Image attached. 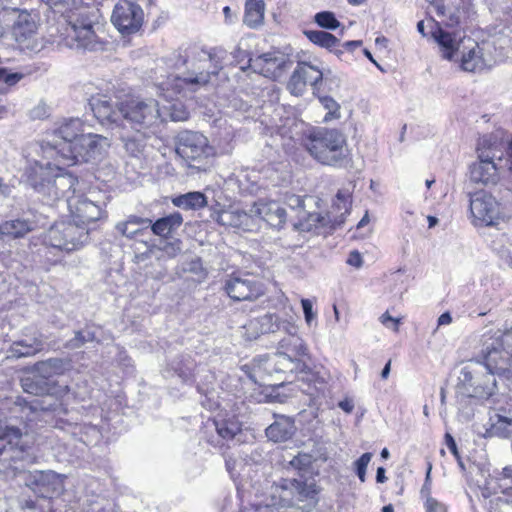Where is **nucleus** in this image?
<instances>
[{
	"instance_id": "nucleus-1",
	"label": "nucleus",
	"mask_w": 512,
	"mask_h": 512,
	"mask_svg": "<svg viewBox=\"0 0 512 512\" xmlns=\"http://www.w3.org/2000/svg\"><path fill=\"white\" fill-rule=\"evenodd\" d=\"M224 54L222 49L206 50L195 44L180 47L165 59L166 66L173 72L157 82V87L167 99L191 97L222 68L220 60Z\"/></svg>"
},
{
	"instance_id": "nucleus-2",
	"label": "nucleus",
	"mask_w": 512,
	"mask_h": 512,
	"mask_svg": "<svg viewBox=\"0 0 512 512\" xmlns=\"http://www.w3.org/2000/svg\"><path fill=\"white\" fill-rule=\"evenodd\" d=\"M481 353L484 363L470 361L461 369L460 381L470 397L488 399L497 389L495 376L512 373V329L485 333Z\"/></svg>"
},
{
	"instance_id": "nucleus-3",
	"label": "nucleus",
	"mask_w": 512,
	"mask_h": 512,
	"mask_svg": "<svg viewBox=\"0 0 512 512\" xmlns=\"http://www.w3.org/2000/svg\"><path fill=\"white\" fill-rule=\"evenodd\" d=\"M319 493L311 477L280 478L267 488L262 503L241 512H311L319 502Z\"/></svg>"
},
{
	"instance_id": "nucleus-4",
	"label": "nucleus",
	"mask_w": 512,
	"mask_h": 512,
	"mask_svg": "<svg viewBox=\"0 0 512 512\" xmlns=\"http://www.w3.org/2000/svg\"><path fill=\"white\" fill-rule=\"evenodd\" d=\"M303 145L318 163L335 168H346L352 161L347 138L335 128L314 127L303 137Z\"/></svg>"
},
{
	"instance_id": "nucleus-5",
	"label": "nucleus",
	"mask_w": 512,
	"mask_h": 512,
	"mask_svg": "<svg viewBox=\"0 0 512 512\" xmlns=\"http://www.w3.org/2000/svg\"><path fill=\"white\" fill-rule=\"evenodd\" d=\"M503 143L495 134L484 135L478 142V161L470 166V179L474 183L494 185L499 180L498 162L502 161Z\"/></svg>"
},
{
	"instance_id": "nucleus-6",
	"label": "nucleus",
	"mask_w": 512,
	"mask_h": 512,
	"mask_svg": "<svg viewBox=\"0 0 512 512\" xmlns=\"http://www.w3.org/2000/svg\"><path fill=\"white\" fill-rule=\"evenodd\" d=\"M176 154L187 163L190 168L206 171L212 165L215 155L214 148L202 133L182 131L175 139Z\"/></svg>"
},
{
	"instance_id": "nucleus-7",
	"label": "nucleus",
	"mask_w": 512,
	"mask_h": 512,
	"mask_svg": "<svg viewBox=\"0 0 512 512\" xmlns=\"http://www.w3.org/2000/svg\"><path fill=\"white\" fill-rule=\"evenodd\" d=\"M21 386L24 392L33 396H42V399L33 398L26 399L18 397L14 403L13 411H20L25 415V418L28 421H33L34 417L30 415H36L38 412H45L48 410H52V405L47 403V400L50 399V386L49 383L35 373L33 376H27L21 380Z\"/></svg>"
},
{
	"instance_id": "nucleus-8",
	"label": "nucleus",
	"mask_w": 512,
	"mask_h": 512,
	"mask_svg": "<svg viewBox=\"0 0 512 512\" xmlns=\"http://www.w3.org/2000/svg\"><path fill=\"white\" fill-rule=\"evenodd\" d=\"M88 229L73 221H59L53 224L46 233V245L67 253L82 248L88 241Z\"/></svg>"
},
{
	"instance_id": "nucleus-9",
	"label": "nucleus",
	"mask_w": 512,
	"mask_h": 512,
	"mask_svg": "<svg viewBox=\"0 0 512 512\" xmlns=\"http://www.w3.org/2000/svg\"><path fill=\"white\" fill-rule=\"evenodd\" d=\"M122 113V123L127 122L137 132L161 121L159 103L153 98H133L122 102Z\"/></svg>"
},
{
	"instance_id": "nucleus-10",
	"label": "nucleus",
	"mask_w": 512,
	"mask_h": 512,
	"mask_svg": "<svg viewBox=\"0 0 512 512\" xmlns=\"http://www.w3.org/2000/svg\"><path fill=\"white\" fill-rule=\"evenodd\" d=\"M109 147L110 142L104 136L93 133L82 134L75 144L65 146L62 163L70 166L100 159Z\"/></svg>"
},
{
	"instance_id": "nucleus-11",
	"label": "nucleus",
	"mask_w": 512,
	"mask_h": 512,
	"mask_svg": "<svg viewBox=\"0 0 512 512\" xmlns=\"http://www.w3.org/2000/svg\"><path fill=\"white\" fill-rule=\"evenodd\" d=\"M38 21V16L35 13L27 10L15 11L10 33L21 49L30 51L38 49Z\"/></svg>"
},
{
	"instance_id": "nucleus-12",
	"label": "nucleus",
	"mask_w": 512,
	"mask_h": 512,
	"mask_svg": "<svg viewBox=\"0 0 512 512\" xmlns=\"http://www.w3.org/2000/svg\"><path fill=\"white\" fill-rule=\"evenodd\" d=\"M265 290L264 283L249 274L233 273L224 282V291L234 301H256Z\"/></svg>"
},
{
	"instance_id": "nucleus-13",
	"label": "nucleus",
	"mask_w": 512,
	"mask_h": 512,
	"mask_svg": "<svg viewBox=\"0 0 512 512\" xmlns=\"http://www.w3.org/2000/svg\"><path fill=\"white\" fill-rule=\"evenodd\" d=\"M111 22L122 35L134 34L143 25V9L134 0H119L114 6Z\"/></svg>"
},
{
	"instance_id": "nucleus-14",
	"label": "nucleus",
	"mask_w": 512,
	"mask_h": 512,
	"mask_svg": "<svg viewBox=\"0 0 512 512\" xmlns=\"http://www.w3.org/2000/svg\"><path fill=\"white\" fill-rule=\"evenodd\" d=\"M104 202L94 199V193L88 195L78 194L68 198L67 208L71 214L72 221L79 226L87 228L89 223L102 218Z\"/></svg>"
},
{
	"instance_id": "nucleus-15",
	"label": "nucleus",
	"mask_w": 512,
	"mask_h": 512,
	"mask_svg": "<svg viewBox=\"0 0 512 512\" xmlns=\"http://www.w3.org/2000/svg\"><path fill=\"white\" fill-rule=\"evenodd\" d=\"M61 171L57 164L36 162L30 169L28 179L35 191L41 194L48 204L60 200V192L54 188V172Z\"/></svg>"
},
{
	"instance_id": "nucleus-16",
	"label": "nucleus",
	"mask_w": 512,
	"mask_h": 512,
	"mask_svg": "<svg viewBox=\"0 0 512 512\" xmlns=\"http://www.w3.org/2000/svg\"><path fill=\"white\" fill-rule=\"evenodd\" d=\"M83 122L79 118L63 120L47 140L48 150L51 156L54 154L64 160V148L67 144H75L83 133Z\"/></svg>"
},
{
	"instance_id": "nucleus-17",
	"label": "nucleus",
	"mask_w": 512,
	"mask_h": 512,
	"mask_svg": "<svg viewBox=\"0 0 512 512\" xmlns=\"http://www.w3.org/2000/svg\"><path fill=\"white\" fill-rule=\"evenodd\" d=\"M431 35L439 47V53L441 57L448 61L458 60L459 52L469 38L466 37L463 31H450L447 28L441 26L439 22H434Z\"/></svg>"
},
{
	"instance_id": "nucleus-18",
	"label": "nucleus",
	"mask_w": 512,
	"mask_h": 512,
	"mask_svg": "<svg viewBox=\"0 0 512 512\" xmlns=\"http://www.w3.org/2000/svg\"><path fill=\"white\" fill-rule=\"evenodd\" d=\"M323 78V71L317 66L307 62H299L287 83V89L295 96H302L307 85L313 93H319V83Z\"/></svg>"
},
{
	"instance_id": "nucleus-19",
	"label": "nucleus",
	"mask_w": 512,
	"mask_h": 512,
	"mask_svg": "<svg viewBox=\"0 0 512 512\" xmlns=\"http://www.w3.org/2000/svg\"><path fill=\"white\" fill-rule=\"evenodd\" d=\"M470 213L475 225L492 226L500 216L497 200L485 191H479L470 197Z\"/></svg>"
},
{
	"instance_id": "nucleus-20",
	"label": "nucleus",
	"mask_w": 512,
	"mask_h": 512,
	"mask_svg": "<svg viewBox=\"0 0 512 512\" xmlns=\"http://www.w3.org/2000/svg\"><path fill=\"white\" fill-rule=\"evenodd\" d=\"M23 478L25 485L43 498H51L63 488L62 476L52 470L27 472Z\"/></svg>"
},
{
	"instance_id": "nucleus-21",
	"label": "nucleus",
	"mask_w": 512,
	"mask_h": 512,
	"mask_svg": "<svg viewBox=\"0 0 512 512\" xmlns=\"http://www.w3.org/2000/svg\"><path fill=\"white\" fill-rule=\"evenodd\" d=\"M89 105L101 125L109 128H118L122 125V103L115 105L110 96L98 94L91 96Z\"/></svg>"
},
{
	"instance_id": "nucleus-22",
	"label": "nucleus",
	"mask_w": 512,
	"mask_h": 512,
	"mask_svg": "<svg viewBox=\"0 0 512 512\" xmlns=\"http://www.w3.org/2000/svg\"><path fill=\"white\" fill-rule=\"evenodd\" d=\"M66 45L72 49L97 50L100 43L93 30L92 21L77 19L70 27Z\"/></svg>"
},
{
	"instance_id": "nucleus-23",
	"label": "nucleus",
	"mask_w": 512,
	"mask_h": 512,
	"mask_svg": "<svg viewBox=\"0 0 512 512\" xmlns=\"http://www.w3.org/2000/svg\"><path fill=\"white\" fill-rule=\"evenodd\" d=\"M254 363L255 373L261 370L270 373L273 370L275 372H296L300 374V372H305V369H307V365L300 359L292 358L279 351L272 357L265 356L255 359Z\"/></svg>"
},
{
	"instance_id": "nucleus-24",
	"label": "nucleus",
	"mask_w": 512,
	"mask_h": 512,
	"mask_svg": "<svg viewBox=\"0 0 512 512\" xmlns=\"http://www.w3.org/2000/svg\"><path fill=\"white\" fill-rule=\"evenodd\" d=\"M286 58L279 53H264L256 58H249L247 66H242V70L251 69L255 73H259L268 78H276L280 76Z\"/></svg>"
},
{
	"instance_id": "nucleus-25",
	"label": "nucleus",
	"mask_w": 512,
	"mask_h": 512,
	"mask_svg": "<svg viewBox=\"0 0 512 512\" xmlns=\"http://www.w3.org/2000/svg\"><path fill=\"white\" fill-rule=\"evenodd\" d=\"M23 431L21 428L6 425L0 429V461L19 459L23 453Z\"/></svg>"
},
{
	"instance_id": "nucleus-26",
	"label": "nucleus",
	"mask_w": 512,
	"mask_h": 512,
	"mask_svg": "<svg viewBox=\"0 0 512 512\" xmlns=\"http://www.w3.org/2000/svg\"><path fill=\"white\" fill-rule=\"evenodd\" d=\"M253 220L258 218L274 228L283 227L286 210L276 201H258L251 206Z\"/></svg>"
},
{
	"instance_id": "nucleus-27",
	"label": "nucleus",
	"mask_w": 512,
	"mask_h": 512,
	"mask_svg": "<svg viewBox=\"0 0 512 512\" xmlns=\"http://www.w3.org/2000/svg\"><path fill=\"white\" fill-rule=\"evenodd\" d=\"M456 62H459L461 70L465 72L477 73L486 67L483 49L471 38L467 39L466 44L460 50Z\"/></svg>"
},
{
	"instance_id": "nucleus-28",
	"label": "nucleus",
	"mask_w": 512,
	"mask_h": 512,
	"mask_svg": "<svg viewBox=\"0 0 512 512\" xmlns=\"http://www.w3.org/2000/svg\"><path fill=\"white\" fill-rule=\"evenodd\" d=\"M44 342L40 334L14 341L7 350V359L31 357L43 350Z\"/></svg>"
},
{
	"instance_id": "nucleus-29",
	"label": "nucleus",
	"mask_w": 512,
	"mask_h": 512,
	"mask_svg": "<svg viewBox=\"0 0 512 512\" xmlns=\"http://www.w3.org/2000/svg\"><path fill=\"white\" fill-rule=\"evenodd\" d=\"M287 336L279 341L278 350L279 352L288 355L292 358H298L308 354V347L303 339L296 334L297 328L295 325L290 323L289 328H283Z\"/></svg>"
},
{
	"instance_id": "nucleus-30",
	"label": "nucleus",
	"mask_w": 512,
	"mask_h": 512,
	"mask_svg": "<svg viewBox=\"0 0 512 512\" xmlns=\"http://www.w3.org/2000/svg\"><path fill=\"white\" fill-rule=\"evenodd\" d=\"M274 418L265 430L267 438L275 443L291 439L296 432L294 420L285 415H274Z\"/></svg>"
},
{
	"instance_id": "nucleus-31",
	"label": "nucleus",
	"mask_w": 512,
	"mask_h": 512,
	"mask_svg": "<svg viewBox=\"0 0 512 512\" xmlns=\"http://www.w3.org/2000/svg\"><path fill=\"white\" fill-rule=\"evenodd\" d=\"M217 221L219 224L243 230H250L253 224L251 207L248 211L237 207H230L219 212Z\"/></svg>"
},
{
	"instance_id": "nucleus-32",
	"label": "nucleus",
	"mask_w": 512,
	"mask_h": 512,
	"mask_svg": "<svg viewBox=\"0 0 512 512\" xmlns=\"http://www.w3.org/2000/svg\"><path fill=\"white\" fill-rule=\"evenodd\" d=\"M34 227V222L28 218L8 220L0 224V238H20L32 231Z\"/></svg>"
},
{
	"instance_id": "nucleus-33",
	"label": "nucleus",
	"mask_w": 512,
	"mask_h": 512,
	"mask_svg": "<svg viewBox=\"0 0 512 512\" xmlns=\"http://www.w3.org/2000/svg\"><path fill=\"white\" fill-rule=\"evenodd\" d=\"M151 225V219L129 215L125 221L118 222L116 230L124 237L132 239Z\"/></svg>"
},
{
	"instance_id": "nucleus-34",
	"label": "nucleus",
	"mask_w": 512,
	"mask_h": 512,
	"mask_svg": "<svg viewBox=\"0 0 512 512\" xmlns=\"http://www.w3.org/2000/svg\"><path fill=\"white\" fill-rule=\"evenodd\" d=\"M182 223V215L179 212H174L157 219L154 223L151 221V225L149 227L155 235L162 238H168L182 225Z\"/></svg>"
},
{
	"instance_id": "nucleus-35",
	"label": "nucleus",
	"mask_w": 512,
	"mask_h": 512,
	"mask_svg": "<svg viewBox=\"0 0 512 512\" xmlns=\"http://www.w3.org/2000/svg\"><path fill=\"white\" fill-rule=\"evenodd\" d=\"M300 375V380L313 383V387L309 385L307 390H303L305 393L315 396L324 392L325 384L329 379V373L326 370H312L307 366L305 372H300Z\"/></svg>"
},
{
	"instance_id": "nucleus-36",
	"label": "nucleus",
	"mask_w": 512,
	"mask_h": 512,
	"mask_svg": "<svg viewBox=\"0 0 512 512\" xmlns=\"http://www.w3.org/2000/svg\"><path fill=\"white\" fill-rule=\"evenodd\" d=\"M67 366L68 362L64 359L49 358L45 361L37 362L33 367V371L48 382V379L51 377L63 374Z\"/></svg>"
},
{
	"instance_id": "nucleus-37",
	"label": "nucleus",
	"mask_w": 512,
	"mask_h": 512,
	"mask_svg": "<svg viewBox=\"0 0 512 512\" xmlns=\"http://www.w3.org/2000/svg\"><path fill=\"white\" fill-rule=\"evenodd\" d=\"M78 179L70 173H58L54 174V188L60 192L61 199L64 198L66 205H68V198L72 195H78L76 185Z\"/></svg>"
},
{
	"instance_id": "nucleus-38",
	"label": "nucleus",
	"mask_w": 512,
	"mask_h": 512,
	"mask_svg": "<svg viewBox=\"0 0 512 512\" xmlns=\"http://www.w3.org/2000/svg\"><path fill=\"white\" fill-rule=\"evenodd\" d=\"M264 0H247L245 4L244 23L250 28L262 24L264 19Z\"/></svg>"
},
{
	"instance_id": "nucleus-39",
	"label": "nucleus",
	"mask_w": 512,
	"mask_h": 512,
	"mask_svg": "<svg viewBox=\"0 0 512 512\" xmlns=\"http://www.w3.org/2000/svg\"><path fill=\"white\" fill-rule=\"evenodd\" d=\"M304 34L312 43L322 48H326L329 51H335L336 53L342 52V50H335V48L340 44V41L329 32L322 30H305Z\"/></svg>"
},
{
	"instance_id": "nucleus-40",
	"label": "nucleus",
	"mask_w": 512,
	"mask_h": 512,
	"mask_svg": "<svg viewBox=\"0 0 512 512\" xmlns=\"http://www.w3.org/2000/svg\"><path fill=\"white\" fill-rule=\"evenodd\" d=\"M73 434L86 446H95L102 439V433L96 425L80 424L75 426Z\"/></svg>"
},
{
	"instance_id": "nucleus-41",
	"label": "nucleus",
	"mask_w": 512,
	"mask_h": 512,
	"mask_svg": "<svg viewBox=\"0 0 512 512\" xmlns=\"http://www.w3.org/2000/svg\"><path fill=\"white\" fill-rule=\"evenodd\" d=\"M313 95L318 98L323 108L327 110V113L323 118L324 123L340 119V105L332 97L327 94H323L320 89L319 93H313Z\"/></svg>"
},
{
	"instance_id": "nucleus-42",
	"label": "nucleus",
	"mask_w": 512,
	"mask_h": 512,
	"mask_svg": "<svg viewBox=\"0 0 512 512\" xmlns=\"http://www.w3.org/2000/svg\"><path fill=\"white\" fill-rule=\"evenodd\" d=\"M218 435L224 440L234 439L241 432V424L235 419L215 420Z\"/></svg>"
},
{
	"instance_id": "nucleus-43",
	"label": "nucleus",
	"mask_w": 512,
	"mask_h": 512,
	"mask_svg": "<svg viewBox=\"0 0 512 512\" xmlns=\"http://www.w3.org/2000/svg\"><path fill=\"white\" fill-rule=\"evenodd\" d=\"M196 364L190 356H182L181 359L173 363V370L178 377L185 383L191 382L194 378Z\"/></svg>"
},
{
	"instance_id": "nucleus-44",
	"label": "nucleus",
	"mask_w": 512,
	"mask_h": 512,
	"mask_svg": "<svg viewBox=\"0 0 512 512\" xmlns=\"http://www.w3.org/2000/svg\"><path fill=\"white\" fill-rule=\"evenodd\" d=\"M173 204L184 209H196L206 205V198L200 192H189L174 198Z\"/></svg>"
},
{
	"instance_id": "nucleus-45",
	"label": "nucleus",
	"mask_w": 512,
	"mask_h": 512,
	"mask_svg": "<svg viewBox=\"0 0 512 512\" xmlns=\"http://www.w3.org/2000/svg\"><path fill=\"white\" fill-rule=\"evenodd\" d=\"M262 334L265 333H275L278 331H282L283 328H289L290 322L282 321L275 314L267 313L260 317H258Z\"/></svg>"
},
{
	"instance_id": "nucleus-46",
	"label": "nucleus",
	"mask_w": 512,
	"mask_h": 512,
	"mask_svg": "<svg viewBox=\"0 0 512 512\" xmlns=\"http://www.w3.org/2000/svg\"><path fill=\"white\" fill-rule=\"evenodd\" d=\"M122 141L124 142L125 150L134 157H137L145 147V134L139 133L136 136L133 137H121Z\"/></svg>"
},
{
	"instance_id": "nucleus-47",
	"label": "nucleus",
	"mask_w": 512,
	"mask_h": 512,
	"mask_svg": "<svg viewBox=\"0 0 512 512\" xmlns=\"http://www.w3.org/2000/svg\"><path fill=\"white\" fill-rule=\"evenodd\" d=\"M95 340V334L91 330H80L75 333L74 338L68 340L64 347L70 350H75L82 347L87 342Z\"/></svg>"
},
{
	"instance_id": "nucleus-48",
	"label": "nucleus",
	"mask_w": 512,
	"mask_h": 512,
	"mask_svg": "<svg viewBox=\"0 0 512 512\" xmlns=\"http://www.w3.org/2000/svg\"><path fill=\"white\" fill-rule=\"evenodd\" d=\"M315 22L322 28L335 30L340 26V22L336 19L333 12L322 11L314 16Z\"/></svg>"
},
{
	"instance_id": "nucleus-49",
	"label": "nucleus",
	"mask_w": 512,
	"mask_h": 512,
	"mask_svg": "<svg viewBox=\"0 0 512 512\" xmlns=\"http://www.w3.org/2000/svg\"><path fill=\"white\" fill-rule=\"evenodd\" d=\"M340 87V79L330 71L323 72V78L319 83V88L323 94L335 93Z\"/></svg>"
},
{
	"instance_id": "nucleus-50",
	"label": "nucleus",
	"mask_w": 512,
	"mask_h": 512,
	"mask_svg": "<svg viewBox=\"0 0 512 512\" xmlns=\"http://www.w3.org/2000/svg\"><path fill=\"white\" fill-rule=\"evenodd\" d=\"M243 336L247 340H255L262 335L261 325L258 317L250 319L246 324L243 325Z\"/></svg>"
},
{
	"instance_id": "nucleus-51",
	"label": "nucleus",
	"mask_w": 512,
	"mask_h": 512,
	"mask_svg": "<svg viewBox=\"0 0 512 512\" xmlns=\"http://www.w3.org/2000/svg\"><path fill=\"white\" fill-rule=\"evenodd\" d=\"M372 453L366 452L355 461L356 474L361 482L366 480V469L372 459Z\"/></svg>"
},
{
	"instance_id": "nucleus-52",
	"label": "nucleus",
	"mask_w": 512,
	"mask_h": 512,
	"mask_svg": "<svg viewBox=\"0 0 512 512\" xmlns=\"http://www.w3.org/2000/svg\"><path fill=\"white\" fill-rule=\"evenodd\" d=\"M57 13L65 14L70 11L75 3L74 0H40Z\"/></svg>"
},
{
	"instance_id": "nucleus-53",
	"label": "nucleus",
	"mask_w": 512,
	"mask_h": 512,
	"mask_svg": "<svg viewBox=\"0 0 512 512\" xmlns=\"http://www.w3.org/2000/svg\"><path fill=\"white\" fill-rule=\"evenodd\" d=\"M169 115L172 121H185L189 117V112L182 103L178 102L171 104Z\"/></svg>"
},
{
	"instance_id": "nucleus-54",
	"label": "nucleus",
	"mask_w": 512,
	"mask_h": 512,
	"mask_svg": "<svg viewBox=\"0 0 512 512\" xmlns=\"http://www.w3.org/2000/svg\"><path fill=\"white\" fill-rule=\"evenodd\" d=\"M49 114H50V108L43 101H40L29 112V116L32 120H43V119L47 118L49 116Z\"/></svg>"
},
{
	"instance_id": "nucleus-55",
	"label": "nucleus",
	"mask_w": 512,
	"mask_h": 512,
	"mask_svg": "<svg viewBox=\"0 0 512 512\" xmlns=\"http://www.w3.org/2000/svg\"><path fill=\"white\" fill-rule=\"evenodd\" d=\"M23 78V74L11 72L6 68H0V83L13 86Z\"/></svg>"
},
{
	"instance_id": "nucleus-56",
	"label": "nucleus",
	"mask_w": 512,
	"mask_h": 512,
	"mask_svg": "<svg viewBox=\"0 0 512 512\" xmlns=\"http://www.w3.org/2000/svg\"><path fill=\"white\" fill-rule=\"evenodd\" d=\"M162 251L169 257L174 258L182 251V242L179 239L166 242L162 247Z\"/></svg>"
},
{
	"instance_id": "nucleus-57",
	"label": "nucleus",
	"mask_w": 512,
	"mask_h": 512,
	"mask_svg": "<svg viewBox=\"0 0 512 512\" xmlns=\"http://www.w3.org/2000/svg\"><path fill=\"white\" fill-rule=\"evenodd\" d=\"M425 512H448V506L436 498H428L424 502Z\"/></svg>"
},
{
	"instance_id": "nucleus-58",
	"label": "nucleus",
	"mask_w": 512,
	"mask_h": 512,
	"mask_svg": "<svg viewBox=\"0 0 512 512\" xmlns=\"http://www.w3.org/2000/svg\"><path fill=\"white\" fill-rule=\"evenodd\" d=\"M512 426V419L506 417H499L497 423L494 425V430L502 437H508L511 433L509 427Z\"/></svg>"
},
{
	"instance_id": "nucleus-59",
	"label": "nucleus",
	"mask_w": 512,
	"mask_h": 512,
	"mask_svg": "<svg viewBox=\"0 0 512 512\" xmlns=\"http://www.w3.org/2000/svg\"><path fill=\"white\" fill-rule=\"evenodd\" d=\"M301 305L304 313L305 322L307 325L311 326V324L316 319V313L313 310V303L309 299H302Z\"/></svg>"
},
{
	"instance_id": "nucleus-60",
	"label": "nucleus",
	"mask_w": 512,
	"mask_h": 512,
	"mask_svg": "<svg viewBox=\"0 0 512 512\" xmlns=\"http://www.w3.org/2000/svg\"><path fill=\"white\" fill-rule=\"evenodd\" d=\"M334 206H336L339 211L344 210L345 212H348L350 206L349 195L339 191L336 195Z\"/></svg>"
},
{
	"instance_id": "nucleus-61",
	"label": "nucleus",
	"mask_w": 512,
	"mask_h": 512,
	"mask_svg": "<svg viewBox=\"0 0 512 512\" xmlns=\"http://www.w3.org/2000/svg\"><path fill=\"white\" fill-rule=\"evenodd\" d=\"M310 463V458L307 454H298L290 461V465L298 470L303 469Z\"/></svg>"
},
{
	"instance_id": "nucleus-62",
	"label": "nucleus",
	"mask_w": 512,
	"mask_h": 512,
	"mask_svg": "<svg viewBox=\"0 0 512 512\" xmlns=\"http://www.w3.org/2000/svg\"><path fill=\"white\" fill-rule=\"evenodd\" d=\"M380 321L381 323L386 326L387 328H390L392 329L393 331H398V328H399V319H396L394 317H392L391 315H389L388 312H385L381 317H380Z\"/></svg>"
},
{
	"instance_id": "nucleus-63",
	"label": "nucleus",
	"mask_w": 512,
	"mask_h": 512,
	"mask_svg": "<svg viewBox=\"0 0 512 512\" xmlns=\"http://www.w3.org/2000/svg\"><path fill=\"white\" fill-rule=\"evenodd\" d=\"M430 473H431V466L428 468V471L426 473L425 482L420 491L421 498L424 500V502L427 501L428 498H433L431 496Z\"/></svg>"
},
{
	"instance_id": "nucleus-64",
	"label": "nucleus",
	"mask_w": 512,
	"mask_h": 512,
	"mask_svg": "<svg viewBox=\"0 0 512 512\" xmlns=\"http://www.w3.org/2000/svg\"><path fill=\"white\" fill-rule=\"evenodd\" d=\"M347 263L354 267H361L362 266V257L358 251H352L349 254V257L347 259Z\"/></svg>"
}]
</instances>
